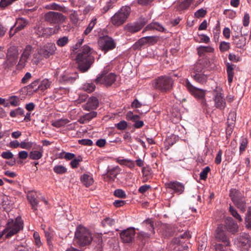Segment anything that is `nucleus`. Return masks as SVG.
Instances as JSON below:
<instances>
[{
  "label": "nucleus",
  "instance_id": "nucleus-46",
  "mask_svg": "<svg viewBox=\"0 0 251 251\" xmlns=\"http://www.w3.org/2000/svg\"><path fill=\"white\" fill-rule=\"evenodd\" d=\"M24 110L21 107H18V108L12 110L10 112V116L11 117H16L18 115H24Z\"/></svg>",
  "mask_w": 251,
  "mask_h": 251
},
{
  "label": "nucleus",
  "instance_id": "nucleus-42",
  "mask_svg": "<svg viewBox=\"0 0 251 251\" xmlns=\"http://www.w3.org/2000/svg\"><path fill=\"white\" fill-rule=\"evenodd\" d=\"M248 144V140L247 138H242L239 147L240 154L243 153L246 150Z\"/></svg>",
  "mask_w": 251,
  "mask_h": 251
},
{
  "label": "nucleus",
  "instance_id": "nucleus-56",
  "mask_svg": "<svg viewBox=\"0 0 251 251\" xmlns=\"http://www.w3.org/2000/svg\"><path fill=\"white\" fill-rule=\"evenodd\" d=\"M9 103L13 106H17L20 104V100L16 96H12L10 98Z\"/></svg>",
  "mask_w": 251,
  "mask_h": 251
},
{
  "label": "nucleus",
  "instance_id": "nucleus-62",
  "mask_svg": "<svg viewBox=\"0 0 251 251\" xmlns=\"http://www.w3.org/2000/svg\"><path fill=\"white\" fill-rule=\"evenodd\" d=\"M64 154V156H61V158H63L67 160H73L75 156V154L70 152H63L61 154Z\"/></svg>",
  "mask_w": 251,
  "mask_h": 251
},
{
  "label": "nucleus",
  "instance_id": "nucleus-36",
  "mask_svg": "<svg viewBox=\"0 0 251 251\" xmlns=\"http://www.w3.org/2000/svg\"><path fill=\"white\" fill-rule=\"evenodd\" d=\"M229 212L230 214L236 219L238 222H241L242 221V219L241 216L238 214L236 209L231 204H230L229 209Z\"/></svg>",
  "mask_w": 251,
  "mask_h": 251
},
{
  "label": "nucleus",
  "instance_id": "nucleus-10",
  "mask_svg": "<svg viewBox=\"0 0 251 251\" xmlns=\"http://www.w3.org/2000/svg\"><path fill=\"white\" fill-rule=\"evenodd\" d=\"M185 86L190 93L195 98L202 100L204 99L205 90L194 86L188 80L186 81Z\"/></svg>",
  "mask_w": 251,
  "mask_h": 251
},
{
  "label": "nucleus",
  "instance_id": "nucleus-11",
  "mask_svg": "<svg viewBox=\"0 0 251 251\" xmlns=\"http://www.w3.org/2000/svg\"><path fill=\"white\" fill-rule=\"evenodd\" d=\"M98 43L101 50L104 51L105 52L114 49L116 47L114 40L108 36L100 38Z\"/></svg>",
  "mask_w": 251,
  "mask_h": 251
},
{
  "label": "nucleus",
  "instance_id": "nucleus-27",
  "mask_svg": "<svg viewBox=\"0 0 251 251\" xmlns=\"http://www.w3.org/2000/svg\"><path fill=\"white\" fill-rule=\"evenodd\" d=\"M78 77V75L75 74L73 75L69 74L61 75L60 76V80L67 83H73Z\"/></svg>",
  "mask_w": 251,
  "mask_h": 251
},
{
  "label": "nucleus",
  "instance_id": "nucleus-2",
  "mask_svg": "<svg viewBox=\"0 0 251 251\" xmlns=\"http://www.w3.org/2000/svg\"><path fill=\"white\" fill-rule=\"evenodd\" d=\"M229 236L223 225L218 226L215 231L213 246L215 251H232Z\"/></svg>",
  "mask_w": 251,
  "mask_h": 251
},
{
  "label": "nucleus",
  "instance_id": "nucleus-29",
  "mask_svg": "<svg viewBox=\"0 0 251 251\" xmlns=\"http://www.w3.org/2000/svg\"><path fill=\"white\" fill-rule=\"evenodd\" d=\"M50 84L51 81H49V79H44L41 81L40 83L38 84V86L37 87V88L34 90V92H36L38 90L44 91L50 87Z\"/></svg>",
  "mask_w": 251,
  "mask_h": 251
},
{
  "label": "nucleus",
  "instance_id": "nucleus-24",
  "mask_svg": "<svg viewBox=\"0 0 251 251\" xmlns=\"http://www.w3.org/2000/svg\"><path fill=\"white\" fill-rule=\"evenodd\" d=\"M233 43L235 46L239 49L243 48L246 45V39L243 36L239 37L238 35H233L232 36Z\"/></svg>",
  "mask_w": 251,
  "mask_h": 251
},
{
  "label": "nucleus",
  "instance_id": "nucleus-51",
  "mask_svg": "<svg viewBox=\"0 0 251 251\" xmlns=\"http://www.w3.org/2000/svg\"><path fill=\"white\" fill-rule=\"evenodd\" d=\"M32 48L30 45H27L24 49V52L22 55L25 58L28 59L32 52Z\"/></svg>",
  "mask_w": 251,
  "mask_h": 251
},
{
  "label": "nucleus",
  "instance_id": "nucleus-53",
  "mask_svg": "<svg viewBox=\"0 0 251 251\" xmlns=\"http://www.w3.org/2000/svg\"><path fill=\"white\" fill-rule=\"evenodd\" d=\"M114 195L115 196L122 199H125L126 197L125 192L122 189H116L115 190Z\"/></svg>",
  "mask_w": 251,
  "mask_h": 251
},
{
  "label": "nucleus",
  "instance_id": "nucleus-55",
  "mask_svg": "<svg viewBox=\"0 0 251 251\" xmlns=\"http://www.w3.org/2000/svg\"><path fill=\"white\" fill-rule=\"evenodd\" d=\"M194 0H185L182 2L180 5V8L181 10H184L187 9L190 4L193 2Z\"/></svg>",
  "mask_w": 251,
  "mask_h": 251
},
{
  "label": "nucleus",
  "instance_id": "nucleus-21",
  "mask_svg": "<svg viewBox=\"0 0 251 251\" xmlns=\"http://www.w3.org/2000/svg\"><path fill=\"white\" fill-rule=\"evenodd\" d=\"M27 198L31 205L32 209L34 211H36L39 202L36 193L34 191L28 192L27 194Z\"/></svg>",
  "mask_w": 251,
  "mask_h": 251
},
{
  "label": "nucleus",
  "instance_id": "nucleus-19",
  "mask_svg": "<svg viewBox=\"0 0 251 251\" xmlns=\"http://www.w3.org/2000/svg\"><path fill=\"white\" fill-rule=\"evenodd\" d=\"M18 56V50L17 47H10L7 50V60L10 65L15 63Z\"/></svg>",
  "mask_w": 251,
  "mask_h": 251
},
{
  "label": "nucleus",
  "instance_id": "nucleus-9",
  "mask_svg": "<svg viewBox=\"0 0 251 251\" xmlns=\"http://www.w3.org/2000/svg\"><path fill=\"white\" fill-rule=\"evenodd\" d=\"M56 50V48L54 44L49 43L40 48L38 50V56L37 55L34 54V57L38 60L47 58L54 54Z\"/></svg>",
  "mask_w": 251,
  "mask_h": 251
},
{
  "label": "nucleus",
  "instance_id": "nucleus-44",
  "mask_svg": "<svg viewBox=\"0 0 251 251\" xmlns=\"http://www.w3.org/2000/svg\"><path fill=\"white\" fill-rule=\"evenodd\" d=\"M173 242L175 243L178 245V250H179V251H187V250L188 249V246L185 244L184 245L180 246V244L182 243V242L179 239V238H176L173 239Z\"/></svg>",
  "mask_w": 251,
  "mask_h": 251
},
{
  "label": "nucleus",
  "instance_id": "nucleus-20",
  "mask_svg": "<svg viewBox=\"0 0 251 251\" xmlns=\"http://www.w3.org/2000/svg\"><path fill=\"white\" fill-rule=\"evenodd\" d=\"M119 173V169L118 167L109 169L107 171L106 174L104 175V179L108 182H113Z\"/></svg>",
  "mask_w": 251,
  "mask_h": 251
},
{
  "label": "nucleus",
  "instance_id": "nucleus-17",
  "mask_svg": "<svg viewBox=\"0 0 251 251\" xmlns=\"http://www.w3.org/2000/svg\"><path fill=\"white\" fill-rule=\"evenodd\" d=\"M251 240L249 235H243L239 239L238 247L242 251H247L251 247Z\"/></svg>",
  "mask_w": 251,
  "mask_h": 251
},
{
  "label": "nucleus",
  "instance_id": "nucleus-37",
  "mask_svg": "<svg viewBox=\"0 0 251 251\" xmlns=\"http://www.w3.org/2000/svg\"><path fill=\"white\" fill-rule=\"evenodd\" d=\"M70 19L71 22L75 25H77L80 23V19L79 14L76 11H74L70 15Z\"/></svg>",
  "mask_w": 251,
  "mask_h": 251
},
{
  "label": "nucleus",
  "instance_id": "nucleus-12",
  "mask_svg": "<svg viewBox=\"0 0 251 251\" xmlns=\"http://www.w3.org/2000/svg\"><path fill=\"white\" fill-rule=\"evenodd\" d=\"M63 15L59 12L50 11L44 16L45 20L50 24H58L63 20Z\"/></svg>",
  "mask_w": 251,
  "mask_h": 251
},
{
  "label": "nucleus",
  "instance_id": "nucleus-48",
  "mask_svg": "<svg viewBox=\"0 0 251 251\" xmlns=\"http://www.w3.org/2000/svg\"><path fill=\"white\" fill-rule=\"evenodd\" d=\"M210 171L209 167L207 166L205 167L202 171L200 173V178L201 180H206L207 178L208 173Z\"/></svg>",
  "mask_w": 251,
  "mask_h": 251
},
{
  "label": "nucleus",
  "instance_id": "nucleus-4",
  "mask_svg": "<svg viewBox=\"0 0 251 251\" xmlns=\"http://www.w3.org/2000/svg\"><path fill=\"white\" fill-rule=\"evenodd\" d=\"M23 228V222L21 219L17 218L15 221L12 219H9L5 229L1 232V238L4 236L8 239L17 234Z\"/></svg>",
  "mask_w": 251,
  "mask_h": 251
},
{
  "label": "nucleus",
  "instance_id": "nucleus-38",
  "mask_svg": "<svg viewBox=\"0 0 251 251\" xmlns=\"http://www.w3.org/2000/svg\"><path fill=\"white\" fill-rule=\"evenodd\" d=\"M214 50V48L210 46H201L197 48V51L200 55H201L205 52H212Z\"/></svg>",
  "mask_w": 251,
  "mask_h": 251
},
{
  "label": "nucleus",
  "instance_id": "nucleus-61",
  "mask_svg": "<svg viewBox=\"0 0 251 251\" xmlns=\"http://www.w3.org/2000/svg\"><path fill=\"white\" fill-rule=\"evenodd\" d=\"M206 10L202 8L199 9L195 13V16L197 18L204 17L206 14Z\"/></svg>",
  "mask_w": 251,
  "mask_h": 251
},
{
  "label": "nucleus",
  "instance_id": "nucleus-14",
  "mask_svg": "<svg viewBox=\"0 0 251 251\" xmlns=\"http://www.w3.org/2000/svg\"><path fill=\"white\" fill-rule=\"evenodd\" d=\"M135 234V229L133 227H129L122 231L120 233V237L124 242L128 243L132 242L134 240Z\"/></svg>",
  "mask_w": 251,
  "mask_h": 251
},
{
  "label": "nucleus",
  "instance_id": "nucleus-57",
  "mask_svg": "<svg viewBox=\"0 0 251 251\" xmlns=\"http://www.w3.org/2000/svg\"><path fill=\"white\" fill-rule=\"evenodd\" d=\"M96 86L93 83H87L84 86V89L88 93L93 92Z\"/></svg>",
  "mask_w": 251,
  "mask_h": 251
},
{
  "label": "nucleus",
  "instance_id": "nucleus-64",
  "mask_svg": "<svg viewBox=\"0 0 251 251\" xmlns=\"http://www.w3.org/2000/svg\"><path fill=\"white\" fill-rule=\"evenodd\" d=\"M33 238L35 240V243L36 246L40 247L42 245V243L40 240V237L38 232H35L33 234Z\"/></svg>",
  "mask_w": 251,
  "mask_h": 251
},
{
  "label": "nucleus",
  "instance_id": "nucleus-23",
  "mask_svg": "<svg viewBox=\"0 0 251 251\" xmlns=\"http://www.w3.org/2000/svg\"><path fill=\"white\" fill-rule=\"evenodd\" d=\"M151 30H156L160 32H163L165 29L163 25L157 22H152L148 25L142 31V33L145 31Z\"/></svg>",
  "mask_w": 251,
  "mask_h": 251
},
{
  "label": "nucleus",
  "instance_id": "nucleus-3",
  "mask_svg": "<svg viewBox=\"0 0 251 251\" xmlns=\"http://www.w3.org/2000/svg\"><path fill=\"white\" fill-rule=\"evenodd\" d=\"M92 241V235L88 229L79 225L76 229L74 241L79 247H84L90 244Z\"/></svg>",
  "mask_w": 251,
  "mask_h": 251
},
{
  "label": "nucleus",
  "instance_id": "nucleus-1",
  "mask_svg": "<svg viewBox=\"0 0 251 251\" xmlns=\"http://www.w3.org/2000/svg\"><path fill=\"white\" fill-rule=\"evenodd\" d=\"M95 51L87 45L83 46L76 56L78 69L81 73L87 72L95 61Z\"/></svg>",
  "mask_w": 251,
  "mask_h": 251
},
{
  "label": "nucleus",
  "instance_id": "nucleus-34",
  "mask_svg": "<svg viewBox=\"0 0 251 251\" xmlns=\"http://www.w3.org/2000/svg\"><path fill=\"white\" fill-rule=\"evenodd\" d=\"M118 0H109L101 9V13L102 14H104L106 13L109 10L113 8Z\"/></svg>",
  "mask_w": 251,
  "mask_h": 251
},
{
  "label": "nucleus",
  "instance_id": "nucleus-28",
  "mask_svg": "<svg viewBox=\"0 0 251 251\" xmlns=\"http://www.w3.org/2000/svg\"><path fill=\"white\" fill-rule=\"evenodd\" d=\"M196 82L201 84H205L207 80V76L203 73L193 74L191 76Z\"/></svg>",
  "mask_w": 251,
  "mask_h": 251
},
{
  "label": "nucleus",
  "instance_id": "nucleus-31",
  "mask_svg": "<svg viewBox=\"0 0 251 251\" xmlns=\"http://www.w3.org/2000/svg\"><path fill=\"white\" fill-rule=\"evenodd\" d=\"M43 150L40 147L39 151H32L29 152V157L32 160H38L43 156Z\"/></svg>",
  "mask_w": 251,
  "mask_h": 251
},
{
  "label": "nucleus",
  "instance_id": "nucleus-30",
  "mask_svg": "<svg viewBox=\"0 0 251 251\" xmlns=\"http://www.w3.org/2000/svg\"><path fill=\"white\" fill-rule=\"evenodd\" d=\"M81 182L87 187L92 185L94 182L92 176L88 174H84L80 177Z\"/></svg>",
  "mask_w": 251,
  "mask_h": 251
},
{
  "label": "nucleus",
  "instance_id": "nucleus-33",
  "mask_svg": "<svg viewBox=\"0 0 251 251\" xmlns=\"http://www.w3.org/2000/svg\"><path fill=\"white\" fill-rule=\"evenodd\" d=\"M97 23V19L96 18H93L92 20L89 23V25L84 30L83 35H88L92 30L94 27L96 25Z\"/></svg>",
  "mask_w": 251,
  "mask_h": 251
},
{
  "label": "nucleus",
  "instance_id": "nucleus-18",
  "mask_svg": "<svg viewBox=\"0 0 251 251\" xmlns=\"http://www.w3.org/2000/svg\"><path fill=\"white\" fill-rule=\"evenodd\" d=\"M215 106L220 110L225 109L226 106L225 99L222 93L216 92L214 96Z\"/></svg>",
  "mask_w": 251,
  "mask_h": 251
},
{
  "label": "nucleus",
  "instance_id": "nucleus-43",
  "mask_svg": "<svg viewBox=\"0 0 251 251\" xmlns=\"http://www.w3.org/2000/svg\"><path fill=\"white\" fill-rule=\"evenodd\" d=\"M69 122V121L67 119H61L58 120L54 121L52 125L56 127H60L64 126L67 124Z\"/></svg>",
  "mask_w": 251,
  "mask_h": 251
},
{
  "label": "nucleus",
  "instance_id": "nucleus-52",
  "mask_svg": "<svg viewBox=\"0 0 251 251\" xmlns=\"http://www.w3.org/2000/svg\"><path fill=\"white\" fill-rule=\"evenodd\" d=\"M34 143L32 142L28 141H22L21 142V148L22 149H26V150H30L32 148Z\"/></svg>",
  "mask_w": 251,
  "mask_h": 251
},
{
  "label": "nucleus",
  "instance_id": "nucleus-7",
  "mask_svg": "<svg viewBox=\"0 0 251 251\" xmlns=\"http://www.w3.org/2000/svg\"><path fill=\"white\" fill-rule=\"evenodd\" d=\"M108 69L104 68L103 71L98 75L94 82L97 84H103L106 86H111L116 81L117 75L112 73L108 74Z\"/></svg>",
  "mask_w": 251,
  "mask_h": 251
},
{
  "label": "nucleus",
  "instance_id": "nucleus-39",
  "mask_svg": "<svg viewBox=\"0 0 251 251\" xmlns=\"http://www.w3.org/2000/svg\"><path fill=\"white\" fill-rule=\"evenodd\" d=\"M53 171L57 174L63 175L67 173V169L61 165H55L53 168Z\"/></svg>",
  "mask_w": 251,
  "mask_h": 251
},
{
  "label": "nucleus",
  "instance_id": "nucleus-5",
  "mask_svg": "<svg viewBox=\"0 0 251 251\" xmlns=\"http://www.w3.org/2000/svg\"><path fill=\"white\" fill-rule=\"evenodd\" d=\"M131 11L130 6L127 5L122 6L111 18V24L115 26H119L123 25L129 18Z\"/></svg>",
  "mask_w": 251,
  "mask_h": 251
},
{
  "label": "nucleus",
  "instance_id": "nucleus-59",
  "mask_svg": "<svg viewBox=\"0 0 251 251\" xmlns=\"http://www.w3.org/2000/svg\"><path fill=\"white\" fill-rule=\"evenodd\" d=\"M202 71V68L200 64H197L194 66L193 69V70L191 73V76H192L193 74H201Z\"/></svg>",
  "mask_w": 251,
  "mask_h": 251
},
{
  "label": "nucleus",
  "instance_id": "nucleus-22",
  "mask_svg": "<svg viewBox=\"0 0 251 251\" xmlns=\"http://www.w3.org/2000/svg\"><path fill=\"white\" fill-rule=\"evenodd\" d=\"M99 104L98 99L95 97H92L88 99L84 106V109L88 111L96 109L98 107Z\"/></svg>",
  "mask_w": 251,
  "mask_h": 251
},
{
  "label": "nucleus",
  "instance_id": "nucleus-35",
  "mask_svg": "<svg viewBox=\"0 0 251 251\" xmlns=\"http://www.w3.org/2000/svg\"><path fill=\"white\" fill-rule=\"evenodd\" d=\"M147 44L146 39L145 37H142L139 39L132 46V48L134 50H139L144 45Z\"/></svg>",
  "mask_w": 251,
  "mask_h": 251
},
{
  "label": "nucleus",
  "instance_id": "nucleus-58",
  "mask_svg": "<svg viewBox=\"0 0 251 251\" xmlns=\"http://www.w3.org/2000/svg\"><path fill=\"white\" fill-rule=\"evenodd\" d=\"M39 83V80L38 79L35 80L34 81L32 82L31 84H30L29 85H28L26 86L27 90L29 92H31L32 91H34V90L37 88L36 86L37 85L38 86Z\"/></svg>",
  "mask_w": 251,
  "mask_h": 251
},
{
  "label": "nucleus",
  "instance_id": "nucleus-13",
  "mask_svg": "<svg viewBox=\"0 0 251 251\" xmlns=\"http://www.w3.org/2000/svg\"><path fill=\"white\" fill-rule=\"evenodd\" d=\"M146 24L147 21L145 20L127 24L125 27V30L130 33L134 34L141 30Z\"/></svg>",
  "mask_w": 251,
  "mask_h": 251
},
{
  "label": "nucleus",
  "instance_id": "nucleus-50",
  "mask_svg": "<svg viewBox=\"0 0 251 251\" xmlns=\"http://www.w3.org/2000/svg\"><path fill=\"white\" fill-rule=\"evenodd\" d=\"M82 161V158L80 156H78L77 158H74L70 163L71 167L73 169L77 168L79 163Z\"/></svg>",
  "mask_w": 251,
  "mask_h": 251
},
{
  "label": "nucleus",
  "instance_id": "nucleus-8",
  "mask_svg": "<svg viewBox=\"0 0 251 251\" xmlns=\"http://www.w3.org/2000/svg\"><path fill=\"white\" fill-rule=\"evenodd\" d=\"M173 79L167 75L159 76L155 80L156 89L163 92L170 91L173 88Z\"/></svg>",
  "mask_w": 251,
  "mask_h": 251
},
{
  "label": "nucleus",
  "instance_id": "nucleus-26",
  "mask_svg": "<svg viewBox=\"0 0 251 251\" xmlns=\"http://www.w3.org/2000/svg\"><path fill=\"white\" fill-rule=\"evenodd\" d=\"M235 65L229 63H226V69L227 74V80L229 83L232 82L234 73V69Z\"/></svg>",
  "mask_w": 251,
  "mask_h": 251
},
{
  "label": "nucleus",
  "instance_id": "nucleus-25",
  "mask_svg": "<svg viewBox=\"0 0 251 251\" xmlns=\"http://www.w3.org/2000/svg\"><path fill=\"white\" fill-rule=\"evenodd\" d=\"M28 21L23 18H19L17 19L14 25L16 31H19L24 29L28 24Z\"/></svg>",
  "mask_w": 251,
  "mask_h": 251
},
{
  "label": "nucleus",
  "instance_id": "nucleus-16",
  "mask_svg": "<svg viewBox=\"0 0 251 251\" xmlns=\"http://www.w3.org/2000/svg\"><path fill=\"white\" fill-rule=\"evenodd\" d=\"M228 232L234 234L238 231V226L237 223L230 217H227L225 219V226H224Z\"/></svg>",
  "mask_w": 251,
  "mask_h": 251
},
{
  "label": "nucleus",
  "instance_id": "nucleus-49",
  "mask_svg": "<svg viewBox=\"0 0 251 251\" xmlns=\"http://www.w3.org/2000/svg\"><path fill=\"white\" fill-rule=\"evenodd\" d=\"M68 42V37L67 36H64L59 38L56 41V44L58 46L62 47L67 45Z\"/></svg>",
  "mask_w": 251,
  "mask_h": 251
},
{
  "label": "nucleus",
  "instance_id": "nucleus-40",
  "mask_svg": "<svg viewBox=\"0 0 251 251\" xmlns=\"http://www.w3.org/2000/svg\"><path fill=\"white\" fill-rule=\"evenodd\" d=\"M126 119L128 121H131L135 123L140 120V117L138 115L134 114L131 111H128L126 114Z\"/></svg>",
  "mask_w": 251,
  "mask_h": 251
},
{
  "label": "nucleus",
  "instance_id": "nucleus-60",
  "mask_svg": "<svg viewBox=\"0 0 251 251\" xmlns=\"http://www.w3.org/2000/svg\"><path fill=\"white\" fill-rule=\"evenodd\" d=\"M245 221L248 224L247 225V226L249 228V226H251V208H249L248 210Z\"/></svg>",
  "mask_w": 251,
  "mask_h": 251
},
{
  "label": "nucleus",
  "instance_id": "nucleus-47",
  "mask_svg": "<svg viewBox=\"0 0 251 251\" xmlns=\"http://www.w3.org/2000/svg\"><path fill=\"white\" fill-rule=\"evenodd\" d=\"M115 220L110 218L104 219L102 222V225L103 226H112L115 224Z\"/></svg>",
  "mask_w": 251,
  "mask_h": 251
},
{
  "label": "nucleus",
  "instance_id": "nucleus-54",
  "mask_svg": "<svg viewBox=\"0 0 251 251\" xmlns=\"http://www.w3.org/2000/svg\"><path fill=\"white\" fill-rule=\"evenodd\" d=\"M220 50L222 52L227 51L230 49V44L226 42H221L219 47Z\"/></svg>",
  "mask_w": 251,
  "mask_h": 251
},
{
  "label": "nucleus",
  "instance_id": "nucleus-15",
  "mask_svg": "<svg viewBox=\"0 0 251 251\" xmlns=\"http://www.w3.org/2000/svg\"><path fill=\"white\" fill-rule=\"evenodd\" d=\"M165 187L168 189L173 190L174 192L179 195L184 192V185L178 181H170L165 184Z\"/></svg>",
  "mask_w": 251,
  "mask_h": 251
},
{
  "label": "nucleus",
  "instance_id": "nucleus-6",
  "mask_svg": "<svg viewBox=\"0 0 251 251\" xmlns=\"http://www.w3.org/2000/svg\"><path fill=\"white\" fill-rule=\"evenodd\" d=\"M229 197L237 208L243 212L246 211V201L243 192L236 189H231L229 192Z\"/></svg>",
  "mask_w": 251,
  "mask_h": 251
},
{
  "label": "nucleus",
  "instance_id": "nucleus-63",
  "mask_svg": "<svg viewBox=\"0 0 251 251\" xmlns=\"http://www.w3.org/2000/svg\"><path fill=\"white\" fill-rule=\"evenodd\" d=\"M116 127L119 130H125L127 126V123L125 121H122L116 125Z\"/></svg>",
  "mask_w": 251,
  "mask_h": 251
},
{
  "label": "nucleus",
  "instance_id": "nucleus-45",
  "mask_svg": "<svg viewBox=\"0 0 251 251\" xmlns=\"http://www.w3.org/2000/svg\"><path fill=\"white\" fill-rule=\"evenodd\" d=\"M147 44L149 45H153L156 44L159 40V37L157 36H151L145 37Z\"/></svg>",
  "mask_w": 251,
  "mask_h": 251
},
{
  "label": "nucleus",
  "instance_id": "nucleus-41",
  "mask_svg": "<svg viewBox=\"0 0 251 251\" xmlns=\"http://www.w3.org/2000/svg\"><path fill=\"white\" fill-rule=\"evenodd\" d=\"M97 115V112L92 111L89 113H87L84 115L81 118V120L83 121V123L85 121H89L91 120L93 118L96 117Z\"/></svg>",
  "mask_w": 251,
  "mask_h": 251
},
{
  "label": "nucleus",
  "instance_id": "nucleus-32",
  "mask_svg": "<svg viewBox=\"0 0 251 251\" xmlns=\"http://www.w3.org/2000/svg\"><path fill=\"white\" fill-rule=\"evenodd\" d=\"M1 199L2 200L1 203L3 210V211H5L9 215V212H11V210H10L11 205L10 202L6 201V200H8V198L6 196H3L2 198L1 196Z\"/></svg>",
  "mask_w": 251,
  "mask_h": 251
}]
</instances>
